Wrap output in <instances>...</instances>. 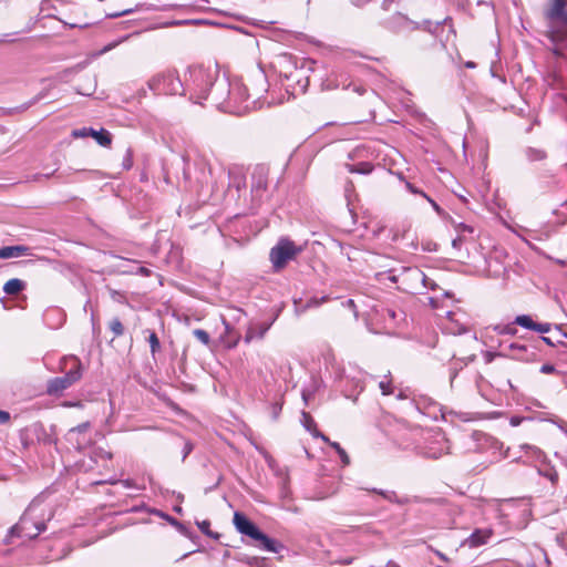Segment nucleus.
<instances>
[{
	"label": "nucleus",
	"mask_w": 567,
	"mask_h": 567,
	"mask_svg": "<svg viewBox=\"0 0 567 567\" xmlns=\"http://www.w3.org/2000/svg\"><path fill=\"white\" fill-rule=\"evenodd\" d=\"M218 82H220V80L218 79V71L216 69L192 66L188 69L184 86L185 91L187 90L189 92L190 99H194L196 103H200L202 100L207 99L213 87H215L213 92L215 99L219 100L221 97V94H218Z\"/></svg>",
	"instance_id": "nucleus-1"
},
{
	"label": "nucleus",
	"mask_w": 567,
	"mask_h": 567,
	"mask_svg": "<svg viewBox=\"0 0 567 567\" xmlns=\"http://www.w3.org/2000/svg\"><path fill=\"white\" fill-rule=\"evenodd\" d=\"M60 368L62 371L68 368L69 370L64 375L52 378L48 381L47 393L49 395H60L82 379L84 369L78 357H64L60 362Z\"/></svg>",
	"instance_id": "nucleus-2"
},
{
	"label": "nucleus",
	"mask_w": 567,
	"mask_h": 567,
	"mask_svg": "<svg viewBox=\"0 0 567 567\" xmlns=\"http://www.w3.org/2000/svg\"><path fill=\"white\" fill-rule=\"evenodd\" d=\"M41 512L40 502L33 501L28 506L20 520L11 527L10 534L27 539L35 538L47 528L44 516L40 515Z\"/></svg>",
	"instance_id": "nucleus-3"
},
{
	"label": "nucleus",
	"mask_w": 567,
	"mask_h": 567,
	"mask_svg": "<svg viewBox=\"0 0 567 567\" xmlns=\"http://www.w3.org/2000/svg\"><path fill=\"white\" fill-rule=\"evenodd\" d=\"M151 91L156 95L184 94L185 86L175 71L167 70L154 75L147 82Z\"/></svg>",
	"instance_id": "nucleus-4"
},
{
	"label": "nucleus",
	"mask_w": 567,
	"mask_h": 567,
	"mask_svg": "<svg viewBox=\"0 0 567 567\" xmlns=\"http://www.w3.org/2000/svg\"><path fill=\"white\" fill-rule=\"evenodd\" d=\"M234 525L240 534L249 536L255 540H258L261 547L267 551H277L276 542L269 538L264 533H261L257 528V526L254 523H251L244 514L238 512L234 514Z\"/></svg>",
	"instance_id": "nucleus-5"
},
{
	"label": "nucleus",
	"mask_w": 567,
	"mask_h": 567,
	"mask_svg": "<svg viewBox=\"0 0 567 567\" xmlns=\"http://www.w3.org/2000/svg\"><path fill=\"white\" fill-rule=\"evenodd\" d=\"M300 252L301 248L296 246L293 241L281 238L278 240L277 245L271 248L269 257L275 270H280Z\"/></svg>",
	"instance_id": "nucleus-6"
},
{
	"label": "nucleus",
	"mask_w": 567,
	"mask_h": 567,
	"mask_svg": "<svg viewBox=\"0 0 567 567\" xmlns=\"http://www.w3.org/2000/svg\"><path fill=\"white\" fill-rule=\"evenodd\" d=\"M217 87H219L221 92L226 89L228 90V105L229 107L238 105L236 112L241 113L250 109L249 104H245L240 107V104L247 102L249 97L247 86L240 81L228 82L226 79H221L220 82L217 83Z\"/></svg>",
	"instance_id": "nucleus-7"
},
{
	"label": "nucleus",
	"mask_w": 567,
	"mask_h": 567,
	"mask_svg": "<svg viewBox=\"0 0 567 567\" xmlns=\"http://www.w3.org/2000/svg\"><path fill=\"white\" fill-rule=\"evenodd\" d=\"M72 136L74 138H83V137H93L96 143L103 147H110L112 144V135L109 131L101 128L96 131L92 127H82L72 131Z\"/></svg>",
	"instance_id": "nucleus-8"
},
{
	"label": "nucleus",
	"mask_w": 567,
	"mask_h": 567,
	"mask_svg": "<svg viewBox=\"0 0 567 567\" xmlns=\"http://www.w3.org/2000/svg\"><path fill=\"white\" fill-rule=\"evenodd\" d=\"M565 0H551V3L546 11V17L550 21H559L561 28L567 34V12H565Z\"/></svg>",
	"instance_id": "nucleus-9"
},
{
	"label": "nucleus",
	"mask_w": 567,
	"mask_h": 567,
	"mask_svg": "<svg viewBox=\"0 0 567 567\" xmlns=\"http://www.w3.org/2000/svg\"><path fill=\"white\" fill-rule=\"evenodd\" d=\"M267 189V174L264 168H258L252 174L251 193L255 197L261 198Z\"/></svg>",
	"instance_id": "nucleus-10"
},
{
	"label": "nucleus",
	"mask_w": 567,
	"mask_h": 567,
	"mask_svg": "<svg viewBox=\"0 0 567 567\" xmlns=\"http://www.w3.org/2000/svg\"><path fill=\"white\" fill-rule=\"evenodd\" d=\"M90 427H91L90 422H84V423H81V424L70 429L68 432V441L73 443L78 450H82L89 443V441L84 440V439L83 440H80L78 437L75 439V436L87 432L90 430Z\"/></svg>",
	"instance_id": "nucleus-11"
},
{
	"label": "nucleus",
	"mask_w": 567,
	"mask_h": 567,
	"mask_svg": "<svg viewBox=\"0 0 567 567\" xmlns=\"http://www.w3.org/2000/svg\"><path fill=\"white\" fill-rule=\"evenodd\" d=\"M537 472L540 476L547 478L551 485H557L559 480L558 473L556 468L549 462H547V458L539 463L537 466Z\"/></svg>",
	"instance_id": "nucleus-12"
},
{
	"label": "nucleus",
	"mask_w": 567,
	"mask_h": 567,
	"mask_svg": "<svg viewBox=\"0 0 567 567\" xmlns=\"http://www.w3.org/2000/svg\"><path fill=\"white\" fill-rule=\"evenodd\" d=\"M491 536L492 532L489 529H476L466 539V544L470 547H478L486 544Z\"/></svg>",
	"instance_id": "nucleus-13"
},
{
	"label": "nucleus",
	"mask_w": 567,
	"mask_h": 567,
	"mask_svg": "<svg viewBox=\"0 0 567 567\" xmlns=\"http://www.w3.org/2000/svg\"><path fill=\"white\" fill-rule=\"evenodd\" d=\"M436 443L440 445L439 449H435V447H427L426 451L424 452V455L430 457V458H440L442 455L444 454H447L449 453V446H447V440H445L443 436H441Z\"/></svg>",
	"instance_id": "nucleus-14"
},
{
	"label": "nucleus",
	"mask_w": 567,
	"mask_h": 567,
	"mask_svg": "<svg viewBox=\"0 0 567 567\" xmlns=\"http://www.w3.org/2000/svg\"><path fill=\"white\" fill-rule=\"evenodd\" d=\"M28 247L25 246H6L0 249V258L8 259L25 255Z\"/></svg>",
	"instance_id": "nucleus-15"
},
{
	"label": "nucleus",
	"mask_w": 567,
	"mask_h": 567,
	"mask_svg": "<svg viewBox=\"0 0 567 567\" xmlns=\"http://www.w3.org/2000/svg\"><path fill=\"white\" fill-rule=\"evenodd\" d=\"M270 326H271V323H268V324L264 323V324H258L256 327H250L246 332L245 341L247 343H249L255 338H259V339L264 338V336L266 334V332L268 331Z\"/></svg>",
	"instance_id": "nucleus-16"
},
{
	"label": "nucleus",
	"mask_w": 567,
	"mask_h": 567,
	"mask_svg": "<svg viewBox=\"0 0 567 567\" xmlns=\"http://www.w3.org/2000/svg\"><path fill=\"white\" fill-rule=\"evenodd\" d=\"M25 288V282L18 278L8 280L3 286V291L7 295H18Z\"/></svg>",
	"instance_id": "nucleus-17"
},
{
	"label": "nucleus",
	"mask_w": 567,
	"mask_h": 567,
	"mask_svg": "<svg viewBox=\"0 0 567 567\" xmlns=\"http://www.w3.org/2000/svg\"><path fill=\"white\" fill-rule=\"evenodd\" d=\"M520 449L523 451H525V454L529 458H533V460H535V461H537L539 463L547 458L545 453L540 449H538L537 446L529 445V444H522Z\"/></svg>",
	"instance_id": "nucleus-18"
},
{
	"label": "nucleus",
	"mask_w": 567,
	"mask_h": 567,
	"mask_svg": "<svg viewBox=\"0 0 567 567\" xmlns=\"http://www.w3.org/2000/svg\"><path fill=\"white\" fill-rule=\"evenodd\" d=\"M317 435H319V437H320L322 441H324V442L329 443V445L336 450V452H337V454L340 456L341 462H342V464H343V465H349V464H350V458H349V456H348L347 452H346V451L340 446V444H339V443H337V442H331V441H330V440H329L324 434H322V433H318Z\"/></svg>",
	"instance_id": "nucleus-19"
},
{
	"label": "nucleus",
	"mask_w": 567,
	"mask_h": 567,
	"mask_svg": "<svg viewBox=\"0 0 567 567\" xmlns=\"http://www.w3.org/2000/svg\"><path fill=\"white\" fill-rule=\"evenodd\" d=\"M144 333L147 334V340H148V343L151 347V352L153 355H155V353L158 352L161 349V343L157 338V334L153 330H150V329H146L144 331Z\"/></svg>",
	"instance_id": "nucleus-20"
},
{
	"label": "nucleus",
	"mask_w": 567,
	"mask_h": 567,
	"mask_svg": "<svg viewBox=\"0 0 567 567\" xmlns=\"http://www.w3.org/2000/svg\"><path fill=\"white\" fill-rule=\"evenodd\" d=\"M341 85H342V87H348L343 82L339 83L337 74H331L324 81H322V84H321V86L326 90H334Z\"/></svg>",
	"instance_id": "nucleus-21"
},
{
	"label": "nucleus",
	"mask_w": 567,
	"mask_h": 567,
	"mask_svg": "<svg viewBox=\"0 0 567 567\" xmlns=\"http://www.w3.org/2000/svg\"><path fill=\"white\" fill-rule=\"evenodd\" d=\"M349 172L359 174H369L372 172V165L367 162L359 163L357 165H347Z\"/></svg>",
	"instance_id": "nucleus-22"
},
{
	"label": "nucleus",
	"mask_w": 567,
	"mask_h": 567,
	"mask_svg": "<svg viewBox=\"0 0 567 567\" xmlns=\"http://www.w3.org/2000/svg\"><path fill=\"white\" fill-rule=\"evenodd\" d=\"M514 323L525 329L534 330L536 322L529 316L520 315L515 318Z\"/></svg>",
	"instance_id": "nucleus-23"
},
{
	"label": "nucleus",
	"mask_w": 567,
	"mask_h": 567,
	"mask_svg": "<svg viewBox=\"0 0 567 567\" xmlns=\"http://www.w3.org/2000/svg\"><path fill=\"white\" fill-rule=\"evenodd\" d=\"M379 388L383 395H390L393 393L392 380L390 374L384 375L383 380L379 382Z\"/></svg>",
	"instance_id": "nucleus-24"
},
{
	"label": "nucleus",
	"mask_w": 567,
	"mask_h": 567,
	"mask_svg": "<svg viewBox=\"0 0 567 567\" xmlns=\"http://www.w3.org/2000/svg\"><path fill=\"white\" fill-rule=\"evenodd\" d=\"M109 327L115 338L121 337L124 333V327L118 318H113L110 321Z\"/></svg>",
	"instance_id": "nucleus-25"
},
{
	"label": "nucleus",
	"mask_w": 567,
	"mask_h": 567,
	"mask_svg": "<svg viewBox=\"0 0 567 567\" xmlns=\"http://www.w3.org/2000/svg\"><path fill=\"white\" fill-rule=\"evenodd\" d=\"M302 422H303L305 427L309 432H311L315 436H318L317 434L319 432L316 431V423L309 413L302 412Z\"/></svg>",
	"instance_id": "nucleus-26"
},
{
	"label": "nucleus",
	"mask_w": 567,
	"mask_h": 567,
	"mask_svg": "<svg viewBox=\"0 0 567 567\" xmlns=\"http://www.w3.org/2000/svg\"><path fill=\"white\" fill-rule=\"evenodd\" d=\"M527 157L529 161H542L546 157V153L543 150L537 148H528L527 150Z\"/></svg>",
	"instance_id": "nucleus-27"
},
{
	"label": "nucleus",
	"mask_w": 567,
	"mask_h": 567,
	"mask_svg": "<svg viewBox=\"0 0 567 567\" xmlns=\"http://www.w3.org/2000/svg\"><path fill=\"white\" fill-rule=\"evenodd\" d=\"M550 332L556 343H563V339L567 337V333H565L558 326H555L554 330Z\"/></svg>",
	"instance_id": "nucleus-28"
},
{
	"label": "nucleus",
	"mask_w": 567,
	"mask_h": 567,
	"mask_svg": "<svg viewBox=\"0 0 567 567\" xmlns=\"http://www.w3.org/2000/svg\"><path fill=\"white\" fill-rule=\"evenodd\" d=\"M193 333L196 337V339L199 340L203 344L207 346L209 343L210 338H209V334L205 330L196 329V330H194Z\"/></svg>",
	"instance_id": "nucleus-29"
},
{
	"label": "nucleus",
	"mask_w": 567,
	"mask_h": 567,
	"mask_svg": "<svg viewBox=\"0 0 567 567\" xmlns=\"http://www.w3.org/2000/svg\"><path fill=\"white\" fill-rule=\"evenodd\" d=\"M496 331L499 333V334H515L516 333V328L513 326V324H507V326H498L495 328Z\"/></svg>",
	"instance_id": "nucleus-30"
},
{
	"label": "nucleus",
	"mask_w": 567,
	"mask_h": 567,
	"mask_svg": "<svg viewBox=\"0 0 567 567\" xmlns=\"http://www.w3.org/2000/svg\"><path fill=\"white\" fill-rule=\"evenodd\" d=\"M328 300V297H322L320 299L318 298H310L307 303L305 305V309L319 307L321 303Z\"/></svg>",
	"instance_id": "nucleus-31"
},
{
	"label": "nucleus",
	"mask_w": 567,
	"mask_h": 567,
	"mask_svg": "<svg viewBox=\"0 0 567 567\" xmlns=\"http://www.w3.org/2000/svg\"><path fill=\"white\" fill-rule=\"evenodd\" d=\"M534 331H537L539 333H548L551 331V324L550 323H535Z\"/></svg>",
	"instance_id": "nucleus-32"
},
{
	"label": "nucleus",
	"mask_w": 567,
	"mask_h": 567,
	"mask_svg": "<svg viewBox=\"0 0 567 567\" xmlns=\"http://www.w3.org/2000/svg\"><path fill=\"white\" fill-rule=\"evenodd\" d=\"M416 276L423 281L424 287H429L431 289L435 288V284L430 280L423 272L416 271Z\"/></svg>",
	"instance_id": "nucleus-33"
},
{
	"label": "nucleus",
	"mask_w": 567,
	"mask_h": 567,
	"mask_svg": "<svg viewBox=\"0 0 567 567\" xmlns=\"http://www.w3.org/2000/svg\"><path fill=\"white\" fill-rule=\"evenodd\" d=\"M197 526L202 533H204L205 535L212 536V532L209 528L210 527L209 520L199 522V523H197Z\"/></svg>",
	"instance_id": "nucleus-34"
},
{
	"label": "nucleus",
	"mask_w": 567,
	"mask_h": 567,
	"mask_svg": "<svg viewBox=\"0 0 567 567\" xmlns=\"http://www.w3.org/2000/svg\"><path fill=\"white\" fill-rule=\"evenodd\" d=\"M133 165V153L131 150H127L126 151V154H125V157H124V161H123V166L126 168V169H130Z\"/></svg>",
	"instance_id": "nucleus-35"
},
{
	"label": "nucleus",
	"mask_w": 567,
	"mask_h": 567,
	"mask_svg": "<svg viewBox=\"0 0 567 567\" xmlns=\"http://www.w3.org/2000/svg\"><path fill=\"white\" fill-rule=\"evenodd\" d=\"M455 229L458 233V235H461V236L464 233H470V234L473 233V228L471 226H468V225L463 224V223L457 224L455 226Z\"/></svg>",
	"instance_id": "nucleus-36"
},
{
	"label": "nucleus",
	"mask_w": 567,
	"mask_h": 567,
	"mask_svg": "<svg viewBox=\"0 0 567 567\" xmlns=\"http://www.w3.org/2000/svg\"><path fill=\"white\" fill-rule=\"evenodd\" d=\"M50 10H55V7L51 3V0H42L40 4V11L45 12Z\"/></svg>",
	"instance_id": "nucleus-37"
},
{
	"label": "nucleus",
	"mask_w": 567,
	"mask_h": 567,
	"mask_svg": "<svg viewBox=\"0 0 567 567\" xmlns=\"http://www.w3.org/2000/svg\"><path fill=\"white\" fill-rule=\"evenodd\" d=\"M405 187L406 189L412 193V194H415V195H421L423 197V194H425L424 192H422L421 189H419L417 187H415L413 184H411L410 182H405Z\"/></svg>",
	"instance_id": "nucleus-38"
},
{
	"label": "nucleus",
	"mask_w": 567,
	"mask_h": 567,
	"mask_svg": "<svg viewBox=\"0 0 567 567\" xmlns=\"http://www.w3.org/2000/svg\"><path fill=\"white\" fill-rule=\"evenodd\" d=\"M282 404L281 403H275L271 405V414L274 419H277L281 412Z\"/></svg>",
	"instance_id": "nucleus-39"
},
{
	"label": "nucleus",
	"mask_w": 567,
	"mask_h": 567,
	"mask_svg": "<svg viewBox=\"0 0 567 567\" xmlns=\"http://www.w3.org/2000/svg\"><path fill=\"white\" fill-rule=\"evenodd\" d=\"M423 197L432 205L433 209L437 213V214H442V208L437 205V203L435 200H433L430 196H427L426 194H423Z\"/></svg>",
	"instance_id": "nucleus-40"
},
{
	"label": "nucleus",
	"mask_w": 567,
	"mask_h": 567,
	"mask_svg": "<svg viewBox=\"0 0 567 567\" xmlns=\"http://www.w3.org/2000/svg\"><path fill=\"white\" fill-rule=\"evenodd\" d=\"M555 371H556V368L553 364L546 363L540 367V372L544 374H550V373H554Z\"/></svg>",
	"instance_id": "nucleus-41"
},
{
	"label": "nucleus",
	"mask_w": 567,
	"mask_h": 567,
	"mask_svg": "<svg viewBox=\"0 0 567 567\" xmlns=\"http://www.w3.org/2000/svg\"><path fill=\"white\" fill-rule=\"evenodd\" d=\"M10 413L3 410H0V424H6L10 421Z\"/></svg>",
	"instance_id": "nucleus-42"
},
{
	"label": "nucleus",
	"mask_w": 567,
	"mask_h": 567,
	"mask_svg": "<svg viewBox=\"0 0 567 567\" xmlns=\"http://www.w3.org/2000/svg\"><path fill=\"white\" fill-rule=\"evenodd\" d=\"M389 21H403L409 24L411 23L410 22L411 20H409L405 16H403L401 13L394 14Z\"/></svg>",
	"instance_id": "nucleus-43"
},
{
	"label": "nucleus",
	"mask_w": 567,
	"mask_h": 567,
	"mask_svg": "<svg viewBox=\"0 0 567 567\" xmlns=\"http://www.w3.org/2000/svg\"><path fill=\"white\" fill-rule=\"evenodd\" d=\"M123 40H120V41H116V42H112V43H109L107 45H105L100 53H106L109 51H111L112 49H114L117 44H120Z\"/></svg>",
	"instance_id": "nucleus-44"
},
{
	"label": "nucleus",
	"mask_w": 567,
	"mask_h": 567,
	"mask_svg": "<svg viewBox=\"0 0 567 567\" xmlns=\"http://www.w3.org/2000/svg\"><path fill=\"white\" fill-rule=\"evenodd\" d=\"M64 25H68L69 28H80V29H84V28H87L90 27V23L85 22V23H68V22H64Z\"/></svg>",
	"instance_id": "nucleus-45"
},
{
	"label": "nucleus",
	"mask_w": 567,
	"mask_h": 567,
	"mask_svg": "<svg viewBox=\"0 0 567 567\" xmlns=\"http://www.w3.org/2000/svg\"><path fill=\"white\" fill-rule=\"evenodd\" d=\"M509 349L511 350H518V351H522V352H525L527 350L526 346L524 344H518V343H512L509 346Z\"/></svg>",
	"instance_id": "nucleus-46"
},
{
	"label": "nucleus",
	"mask_w": 567,
	"mask_h": 567,
	"mask_svg": "<svg viewBox=\"0 0 567 567\" xmlns=\"http://www.w3.org/2000/svg\"><path fill=\"white\" fill-rule=\"evenodd\" d=\"M463 243V236L458 235L456 238L453 239L452 245L454 248H460Z\"/></svg>",
	"instance_id": "nucleus-47"
},
{
	"label": "nucleus",
	"mask_w": 567,
	"mask_h": 567,
	"mask_svg": "<svg viewBox=\"0 0 567 567\" xmlns=\"http://www.w3.org/2000/svg\"><path fill=\"white\" fill-rule=\"evenodd\" d=\"M542 340L544 342H546L547 344H549V346H555V343H556L551 336H549V337H542Z\"/></svg>",
	"instance_id": "nucleus-48"
},
{
	"label": "nucleus",
	"mask_w": 567,
	"mask_h": 567,
	"mask_svg": "<svg viewBox=\"0 0 567 567\" xmlns=\"http://www.w3.org/2000/svg\"><path fill=\"white\" fill-rule=\"evenodd\" d=\"M138 272L143 276H150L151 271L145 267H140Z\"/></svg>",
	"instance_id": "nucleus-49"
},
{
	"label": "nucleus",
	"mask_w": 567,
	"mask_h": 567,
	"mask_svg": "<svg viewBox=\"0 0 567 567\" xmlns=\"http://www.w3.org/2000/svg\"><path fill=\"white\" fill-rule=\"evenodd\" d=\"M352 561H353V558L349 557V558H344V559L340 560L339 563L341 565H350Z\"/></svg>",
	"instance_id": "nucleus-50"
},
{
	"label": "nucleus",
	"mask_w": 567,
	"mask_h": 567,
	"mask_svg": "<svg viewBox=\"0 0 567 567\" xmlns=\"http://www.w3.org/2000/svg\"><path fill=\"white\" fill-rule=\"evenodd\" d=\"M386 315L391 318V319H395L396 317V313L394 310L392 309H386Z\"/></svg>",
	"instance_id": "nucleus-51"
},
{
	"label": "nucleus",
	"mask_w": 567,
	"mask_h": 567,
	"mask_svg": "<svg viewBox=\"0 0 567 567\" xmlns=\"http://www.w3.org/2000/svg\"><path fill=\"white\" fill-rule=\"evenodd\" d=\"M385 567H401L398 563L390 560Z\"/></svg>",
	"instance_id": "nucleus-52"
},
{
	"label": "nucleus",
	"mask_w": 567,
	"mask_h": 567,
	"mask_svg": "<svg viewBox=\"0 0 567 567\" xmlns=\"http://www.w3.org/2000/svg\"><path fill=\"white\" fill-rule=\"evenodd\" d=\"M465 66L468 68V69H474L476 66V64L472 61H468L465 63Z\"/></svg>",
	"instance_id": "nucleus-53"
},
{
	"label": "nucleus",
	"mask_w": 567,
	"mask_h": 567,
	"mask_svg": "<svg viewBox=\"0 0 567 567\" xmlns=\"http://www.w3.org/2000/svg\"><path fill=\"white\" fill-rule=\"evenodd\" d=\"M122 483L124 484L125 487H132L133 486V484H132V482L130 480L123 481Z\"/></svg>",
	"instance_id": "nucleus-54"
},
{
	"label": "nucleus",
	"mask_w": 567,
	"mask_h": 567,
	"mask_svg": "<svg viewBox=\"0 0 567 567\" xmlns=\"http://www.w3.org/2000/svg\"><path fill=\"white\" fill-rule=\"evenodd\" d=\"M378 493H379V494H381L382 496H384L385 498H389V499H390V497H389V496H388L383 491H380V492H378Z\"/></svg>",
	"instance_id": "nucleus-55"
},
{
	"label": "nucleus",
	"mask_w": 567,
	"mask_h": 567,
	"mask_svg": "<svg viewBox=\"0 0 567 567\" xmlns=\"http://www.w3.org/2000/svg\"><path fill=\"white\" fill-rule=\"evenodd\" d=\"M190 450H192V446L186 445V452H185V455H186V454H188V453L190 452Z\"/></svg>",
	"instance_id": "nucleus-56"
},
{
	"label": "nucleus",
	"mask_w": 567,
	"mask_h": 567,
	"mask_svg": "<svg viewBox=\"0 0 567 567\" xmlns=\"http://www.w3.org/2000/svg\"><path fill=\"white\" fill-rule=\"evenodd\" d=\"M436 554L439 555L440 558H442L444 560L446 559L445 556L442 553L437 551Z\"/></svg>",
	"instance_id": "nucleus-57"
},
{
	"label": "nucleus",
	"mask_w": 567,
	"mask_h": 567,
	"mask_svg": "<svg viewBox=\"0 0 567 567\" xmlns=\"http://www.w3.org/2000/svg\"><path fill=\"white\" fill-rule=\"evenodd\" d=\"M511 423H512L513 425H517V424H518V421H517V420H515V419H512Z\"/></svg>",
	"instance_id": "nucleus-58"
},
{
	"label": "nucleus",
	"mask_w": 567,
	"mask_h": 567,
	"mask_svg": "<svg viewBox=\"0 0 567 567\" xmlns=\"http://www.w3.org/2000/svg\"><path fill=\"white\" fill-rule=\"evenodd\" d=\"M190 554H192V551H190V553H186V554H184V555L181 557V559H184V558L188 557Z\"/></svg>",
	"instance_id": "nucleus-59"
},
{
	"label": "nucleus",
	"mask_w": 567,
	"mask_h": 567,
	"mask_svg": "<svg viewBox=\"0 0 567 567\" xmlns=\"http://www.w3.org/2000/svg\"><path fill=\"white\" fill-rule=\"evenodd\" d=\"M47 17L58 19L54 14L48 13Z\"/></svg>",
	"instance_id": "nucleus-60"
},
{
	"label": "nucleus",
	"mask_w": 567,
	"mask_h": 567,
	"mask_svg": "<svg viewBox=\"0 0 567 567\" xmlns=\"http://www.w3.org/2000/svg\"><path fill=\"white\" fill-rule=\"evenodd\" d=\"M69 405L81 406V403L80 402H78V403H70Z\"/></svg>",
	"instance_id": "nucleus-61"
},
{
	"label": "nucleus",
	"mask_w": 567,
	"mask_h": 567,
	"mask_svg": "<svg viewBox=\"0 0 567 567\" xmlns=\"http://www.w3.org/2000/svg\"><path fill=\"white\" fill-rule=\"evenodd\" d=\"M464 329H457V330H453V332H461L463 331Z\"/></svg>",
	"instance_id": "nucleus-62"
},
{
	"label": "nucleus",
	"mask_w": 567,
	"mask_h": 567,
	"mask_svg": "<svg viewBox=\"0 0 567 567\" xmlns=\"http://www.w3.org/2000/svg\"><path fill=\"white\" fill-rule=\"evenodd\" d=\"M566 167H567V163H566Z\"/></svg>",
	"instance_id": "nucleus-63"
}]
</instances>
